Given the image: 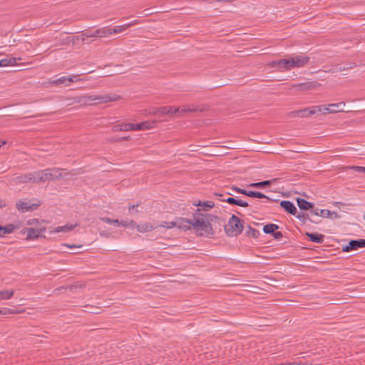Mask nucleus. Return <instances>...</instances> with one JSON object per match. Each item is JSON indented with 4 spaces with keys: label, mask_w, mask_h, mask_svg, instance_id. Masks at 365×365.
I'll return each instance as SVG.
<instances>
[{
    "label": "nucleus",
    "mask_w": 365,
    "mask_h": 365,
    "mask_svg": "<svg viewBox=\"0 0 365 365\" xmlns=\"http://www.w3.org/2000/svg\"><path fill=\"white\" fill-rule=\"evenodd\" d=\"M5 206L4 202L0 199V208Z\"/></svg>",
    "instance_id": "59"
},
{
    "label": "nucleus",
    "mask_w": 365,
    "mask_h": 365,
    "mask_svg": "<svg viewBox=\"0 0 365 365\" xmlns=\"http://www.w3.org/2000/svg\"><path fill=\"white\" fill-rule=\"evenodd\" d=\"M76 226V223L75 225L66 224L63 226H58L55 227L53 230H50V233L68 232L73 228H75Z\"/></svg>",
    "instance_id": "18"
},
{
    "label": "nucleus",
    "mask_w": 365,
    "mask_h": 365,
    "mask_svg": "<svg viewBox=\"0 0 365 365\" xmlns=\"http://www.w3.org/2000/svg\"><path fill=\"white\" fill-rule=\"evenodd\" d=\"M276 179L270 180H264L259 182H253L250 185L252 187H257V188H263L267 186H270L273 182H275Z\"/></svg>",
    "instance_id": "25"
},
{
    "label": "nucleus",
    "mask_w": 365,
    "mask_h": 365,
    "mask_svg": "<svg viewBox=\"0 0 365 365\" xmlns=\"http://www.w3.org/2000/svg\"><path fill=\"white\" fill-rule=\"evenodd\" d=\"M216 195L219 196V197H222L223 195L222 194H216Z\"/></svg>",
    "instance_id": "61"
},
{
    "label": "nucleus",
    "mask_w": 365,
    "mask_h": 365,
    "mask_svg": "<svg viewBox=\"0 0 365 365\" xmlns=\"http://www.w3.org/2000/svg\"><path fill=\"white\" fill-rule=\"evenodd\" d=\"M138 225L136 224V222L133 220H130L128 222V226L131 227L132 228H136V226Z\"/></svg>",
    "instance_id": "50"
},
{
    "label": "nucleus",
    "mask_w": 365,
    "mask_h": 365,
    "mask_svg": "<svg viewBox=\"0 0 365 365\" xmlns=\"http://www.w3.org/2000/svg\"><path fill=\"white\" fill-rule=\"evenodd\" d=\"M113 224H115L116 225H120V221L118 220H112Z\"/></svg>",
    "instance_id": "57"
},
{
    "label": "nucleus",
    "mask_w": 365,
    "mask_h": 365,
    "mask_svg": "<svg viewBox=\"0 0 365 365\" xmlns=\"http://www.w3.org/2000/svg\"><path fill=\"white\" fill-rule=\"evenodd\" d=\"M311 215H314L316 216H321L323 217H329L331 215V212L329 210H312L310 212Z\"/></svg>",
    "instance_id": "28"
},
{
    "label": "nucleus",
    "mask_w": 365,
    "mask_h": 365,
    "mask_svg": "<svg viewBox=\"0 0 365 365\" xmlns=\"http://www.w3.org/2000/svg\"><path fill=\"white\" fill-rule=\"evenodd\" d=\"M317 106H312L307 108L301 109L299 110H294L289 113L288 116L291 118H308L312 115L317 113Z\"/></svg>",
    "instance_id": "5"
},
{
    "label": "nucleus",
    "mask_w": 365,
    "mask_h": 365,
    "mask_svg": "<svg viewBox=\"0 0 365 365\" xmlns=\"http://www.w3.org/2000/svg\"><path fill=\"white\" fill-rule=\"evenodd\" d=\"M178 111L179 108H175L173 106H163L156 109L154 114L164 116L166 115L177 113Z\"/></svg>",
    "instance_id": "11"
},
{
    "label": "nucleus",
    "mask_w": 365,
    "mask_h": 365,
    "mask_svg": "<svg viewBox=\"0 0 365 365\" xmlns=\"http://www.w3.org/2000/svg\"><path fill=\"white\" fill-rule=\"evenodd\" d=\"M33 180H34V178H32L31 173L21 175L14 179L16 183L33 182Z\"/></svg>",
    "instance_id": "19"
},
{
    "label": "nucleus",
    "mask_w": 365,
    "mask_h": 365,
    "mask_svg": "<svg viewBox=\"0 0 365 365\" xmlns=\"http://www.w3.org/2000/svg\"><path fill=\"white\" fill-rule=\"evenodd\" d=\"M74 102L83 106L93 105V95L74 96Z\"/></svg>",
    "instance_id": "13"
},
{
    "label": "nucleus",
    "mask_w": 365,
    "mask_h": 365,
    "mask_svg": "<svg viewBox=\"0 0 365 365\" xmlns=\"http://www.w3.org/2000/svg\"><path fill=\"white\" fill-rule=\"evenodd\" d=\"M210 215L202 214L200 212V209H197L193 214L192 219L186 220L181 219L183 223H186L192 226L198 235H210L213 234L212 226L209 222Z\"/></svg>",
    "instance_id": "1"
},
{
    "label": "nucleus",
    "mask_w": 365,
    "mask_h": 365,
    "mask_svg": "<svg viewBox=\"0 0 365 365\" xmlns=\"http://www.w3.org/2000/svg\"><path fill=\"white\" fill-rule=\"evenodd\" d=\"M243 227L242 221L237 216L232 215L225 230L228 236L236 237L242 233Z\"/></svg>",
    "instance_id": "2"
},
{
    "label": "nucleus",
    "mask_w": 365,
    "mask_h": 365,
    "mask_svg": "<svg viewBox=\"0 0 365 365\" xmlns=\"http://www.w3.org/2000/svg\"><path fill=\"white\" fill-rule=\"evenodd\" d=\"M354 66H355V65H354V64H353V66H351L348 67V68H352Z\"/></svg>",
    "instance_id": "63"
},
{
    "label": "nucleus",
    "mask_w": 365,
    "mask_h": 365,
    "mask_svg": "<svg viewBox=\"0 0 365 365\" xmlns=\"http://www.w3.org/2000/svg\"><path fill=\"white\" fill-rule=\"evenodd\" d=\"M231 189L236 191L237 192H239L241 194H243V192H245V190L241 189V188L235 187V186L232 187Z\"/></svg>",
    "instance_id": "48"
},
{
    "label": "nucleus",
    "mask_w": 365,
    "mask_h": 365,
    "mask_svg": "<svg viewBox=\"0 0 365 365\" xmlns=\"http://www.w3.org/2000/svg\"><path fill=\"white\" fill-rule=\"evenodd\" d=\"M120 98V96L111 93L104 95H93V105L117 101Z\"/></svg>",
    "instance_id": "6"
},
{
    "label": "nucleus",
    "mask_w": 365,
    "mask_h": 365,
    "mask_svg": "<svg viewBox=\"0 0 365 365\" xmlns=\"http://www.w3.org/2000/svg\"><path fill=\"white\" fill-rule=\"evenodd\" d=\"M101 220L108 224H113L112 220L106 217H101Z\"/></svg>",
    "instance_id": "49"
},
{
    "label": "nucleus",
    "mask_w": 365,
    "mask_h": 365,
    "mask_svg": "<svg viewBox=\"0 0 365 365\" xmlns=\"http://www.w3.org/2000/svg\"><path fill=\"white\" fill-rule=\"evenodd\" d=\"M68 83L76 82V81H80V78H78V75H73V76H68Z\"/></svg>",
    "instance_id": "43"
},
{
    "label": "nucleus",
    "mask_w": 365,
    "mask_h": 365,
    "mask_svg": "<svg viewBox=\"0 0 365 365\" xmlns=\"http://www.w3.org/2000/svg\"><path fill=\"white\" fill-rule=\"evenodd\" d=\"M136 229L140 232H148L152 231L154 227L150 223H141L136 226Z\"/></svg>",
    "instance_id": "27"
},
{
    "label": "nucleus",
    "mask_w": 365,
    "mask_h": 365,
    "mask_svg": "<svg viewBox=\"0 0 365 365\" xmlns=\"http://www.w3.org/2000/svg\"><path fill=\"white\" fill-rule=\"evenodd\" d=\"M130 136H125V137L119 138L118 140H130Z\"/></svg>",
    "instance_id": "55"
},
{
    "label": "nucleus",
    "mask_w": 365,
    "mask_h": 365,
    "mask_svg": "<svg viewBox=\"0 0 365 365\" xmlns=\"http://www.w3.org/2000/svg\"><path fill=\"white\" fill-rule=\"evenodd\" d=\"M68 76H62L56 80H53V81H51V83L52 85H60V84L66 83V85L68 86V84L66 83L67 82H68Z\"/></svg>",
    "instance_id": "36"
},
{
    "label": "nucleus",
    "mask_w": 365,
    "mask_h": 365,
    "mask_svg": "<svg viewBox=\"0 0 365 365\" xmlns=\"http://www.w3.org/2000/svg\"><path fill=\"white\" fill-rule=\"evenodd\" d=\"M155 122L145 121L140 123L133 124V130H146L153 128Z\"/></svg>",
    "instance_id": "22"
},
{
    "label": "nucleus",
    "mask_w": 365,
    "mask_h": 365,
    "mask_svg": "<svg viewBox=\"0 0 365 365\" xmlns=\"http://www.w3.org/2000/svg\"><path fill=\"white\" fill-rule=\"evenodd\" d=\"M112 130L114 132L133 130V123L115 125L113 126Z\"/></svg>",
    "instance_id": "20"
},
{
    "label": "nucleus",
    "mask_w": 365,
    "mask_h": 365,
    "mask_svg": "<svg viewBox=\"0 0 365 365\" xmlns=\"http://www.w3.org/2000/svg\"><path fill=\"white\" fill-rule=\"evenodd\" d=\"M16 58L7 56L6 58L0 60V66L4 67L8 66H14L16 64Z\"/></svg>",
    "instance_id": "24"
},
{
    "label": "nucleus",
    "mask_w": 365,
    "mask_h": 365,
    "mask_svg": "<svg viewBox=\"0 0 365 365\" xmlns=\"http://www.w3.org/2000/svg\"><path fill=\"white\" fill-rule=\"evenodd\" d=\"M129 28V25L123 24L120 26H116L114 28H110L109 26V31L110 32V35L113 34H118L124 31L125 29Z\"/></svg>",
    "instance_id": "31"
},
{
    "label": "nucleus",
    "mask_w": 365,
    "mask_h": 365,
    "mask_svg": "<svg viewBox=\"0 0 365 365\" xmlns=\"http://www.w3.org/2000/svg\"><path fill=\"white\" fill-rule=\"evenodd\" d=\"M273 237L275 238V239H281L282 237H283V235L281 232H274L273 234H272Z\"/></svg>",
    "instance_id": "46"
},
{
    "label": "nucleus",
    "mask_w": 365,
    "mask_h": 365,
    "mask_svg": "<svg viewBox=\"0 0 365 365\" xmlns=\"http://www.w3.org/2000/svg\"><path fill=\"white\" fill-rule=\"evenodd\" d=\"M52 174L51 173L50 169H46L43 170V175L41 177V182L51 180Z\"/></svg>",
    "instance_id": "37"
},
{
    "label": "nucleus",
    "mask_w": 365,
    "mask_h": 365,
    "mask_svg": "<svg viewBox=\"0 0 365 365\" xmlns=\"http://www.w3.org/2000/svg\"><path fill=\"white\" fill-rule=\"evenodd\" d=\"M271 66L279 71H289L292 69L290 58H284L279 61H274Z\"/></svg>",
    "instance_id": "8"
},
{
    "label": "nucleus",
    "mask_w": 365,
    "mask_h": 365,
    "mask_svg": "<svg viewBox=\"0 0 365 365\" xmlns=\"http://www.w3.org/2000/svg\"><path fill=\"white\" fill-rule=\"evenodd\" d=\"M0 314H1V309H0Z\"/></svg>",
    "instance_id": "64"
},
{
    "label": "nucleus",
    "mask_w": 365,
    "mask_h": 365,
    "mask_svg": "<svg viewBox=\"0 0 365 365\" xmlns=\"http://www.w3.org/2000/svg\"><path fill=\"white\" fill-rule=\"evenodd\" d=\"M220 1L228 2L229 1L228 0H220Z\"/></svg>",
    "instance_id": "62"
},
{
    "label": "nucleus",
    "mask_w": 365,
    "mask_h": 365,
    "mask_svg": "<svg viewBox=\"0 0 365 365\" xmlns=\"http://www.w3.org/2000/svg\"><path fill=\"white\" fill-rule=\"evenodd\" d=\"M120 225L123 227H128V222L126 220H122L120 222Z\"/></svg>",
    "instance_id": "53"
},
{
    "label": "nucleus",
    "mask_w": 365,
    "mask_h": 365,
    "mask_svg": "<svg viewBox=\"0 0 365 365\" xmlns=\"http://www.w3.org/2000/svg\"><path fill=\"white\" fill-rule=\"evenodd\" d=\"M349 168L354 170V171H356L357 173H361L365 174V167L352 166V167H350Z\"/></svg>",
    "instance_id": "41"
},
{
    "label": "nucleus",
    "mask_w": 365,
    "mask_h": 365,
    "mask_svg": "<svg viewBox=\"0 0 365 365\" xmlns=\"http://www.w3.org/2000/svg\"><path fill=\"white\" fill-rule=\"evenodd\" d=\"M280 206L288 213L295 215L297 213V210L293 202L289 200H282L280 202Z\"/></svg>",
    "instance_id": "16"
},
{
    "label": "nucleus",
    "mask_w": 365,
    "mask_h": 365,
    "mask_svg": "<svg viewBox=\"0 0 365 365\" xmlns=\"http://www.w3.org/2000/svg\"><path fill=\"white\" fill-rule=\"evenodd\" d=\"M68 102L66 103V106H71L73 104L77 103L76 102H74V97L72 98H68L66 99Z\"/></svg>",
    "instance_id": "47"
},
{
    "label": "nucleus",
    "mask_w": 365,
    "mask_h": 365,
    "mask_svg": "<svg viewBox=\"0 0 365 365\" xmlns=\"http://www.w3.org/2000/svg\"><path fill=\"white\" fill-rule=\"evenodd\" d=\"M39 203L31 204L29 202L27 201L19 200L18 202H16V207L19 211H21V212H25L29 210H34V209H36L39 206Z\"/></svg>",
    "instance_id": "10"
},
{
    "label": "nucleus",
    "mask_w": 365,
    "mask_h": 365,
    "mask_svg": "<svg viewBox=\"0 0 365 365\" xmlns=\"http://www.w3.org/2000/svg\"><path fill=\"white\" fill-rule=\"evenodd\" d=\"M361 247H365V240H352L349 242L348 245L343 246L342 251L348 252L351 250H356L357 249Z\"/></svg>",
    "instance_id": "9"
},
{
    "label": "nucleus",
    "mask_w": 365,
    "mask_h": 365,
    "mask_svg": "<svg viewBox=\"0 0 365 365\" xmlns=\"http://www.w3.org/2000/svg\"><path fill=\"white\" fill-rule=\"evenodd\" d=\"M138 204H136V205H130L128 207V210L130 211L131 210H133L135 207H138Z\"/></svg>",
    "instance_id": "56"
},
{
    "label": "nucleus",
    "mask_w": 365,
    "mask_h": 365,
    "mask_svg": "<svg viewBox=\"0 0 365 365\" xmlns=\"http://www.w3.org/2000/svg\"><path fill=\"white\" fill-rule=\"evenodd\" d=\"M222 201H225L230 205H235L236 202V198L229 197L226 199H220Z\"/></svg>",
    "instance_id": "42"
},
{
    "label": "nucleus",
    "mask_w": 365,
    "mask_h": 365,
    "mask_svg": "<svg viewBox=\"0 0 365 365\" xmlns=\"http://www.w3.org/2000/svg\"><path fill=\"white\" fill-rule=\"evenodd\" d=\"M312 242L316 243H322L324 242V235L319 233H309L306 232L305 234Z\"/></svg>",
    "instance_id": "23"
},
{
    "label": "nucleus",
    "mask_w": 365,
    "mask_h": 365,
    "mask_svg": "<svg viewBox=\"0 0 365 365\" xmlns=\"http://www.w3.org/2000/svg\"><path fill=\"white\" fill-rule=\"evenodd\" d=\"M71 41V38L69 36L66 37V38L65 39L63 43H68Z\"/></svg>",
    "instance_id": "58"
},
{
    "label": "nucleus",
    "mask_w": 365,
    "mask_h": 365,
    "mask_svg": "<svg viewBox=\"0 0 365 365\" xmlns=\"http://www.w3.org/2000/svg\"><path fill=\"white\" fill-rule=\"evenodd\" d=\"M243 195L248 196V197H255V191H248V190H245V192H243Z\"/></svg>",
    "instance_id": "45"
},
{
    "label": "nucleus",
    "mask_w": 365,
    "mask_h": 365,
    "mask_svg": "<svg viewBox=\"0 0 365 365\" xmlns=\"http://www.w3.org/2000/svg\"><path fill=\"white\" fill-rule=\"evenodd\" d=\"M24 311H19L13 309L9 308H3L1 309V314L2 315H6V314H19L22 313Z\"/></svg>",
    "instance_id": "38"
},
{
    "label": "nucleus",
    "mask_w": 365,
    "mask_h": 365,
    "mask_svg": "<svg viewBox=\"0 0 365 365\" xmlns=\"http://www.w3.org/2000/svg\"><path fill=\"white\" fill-rule=\"evenodd\" d=\"M255 197H257V198H266L267 200H269V197L266 196L265 195H264L263 193L260 192H258V191H255Z\"/></svg>",
    "instance_id": "44"
},
{
    "label": "nucleus",
    "mask_w": 365,
    "mask_h": 365,
    "mask_svg": "<svg viewBox=\"0 0 365 365\" xmlns=\"http://www.w3.org/2000/svg\"><path fill=\"white\" fill-rule=\"evenodd\" d=\"M137 24H138V21L135 20V21H131L130 23L126 24V25H129V27H130V26H134V25H135Z\"/></svg>",
    "instance_id": "54"
},
{
    "label": "nucleus",
    "mask_w": 365,
    "mask_h": 365,
    "mask_svg": "<svg viewBox=\"0 0 365 365\" xmlns=\"http://www.w3.org/2000/svg\"><path fill=\"white\" fill-rule=\"evenodd\" d=\"M292 69L294 68H301L307 65L310 58L305 55H296L290 56Z\"/></svg>",
    "instance_id": "7"
},
{
    "label": "nucleus",
    "mask_w": 365,
    "mask_h": 365,
    "mask_svg": "<svg viewBox=\"0 0 365 365\" xmlns=\"http://www.w3.org/2000/svg\"><path fill=\"white\" fill-rule=\"evenodd\" d=\"M181 219L182 218H180L176 222H164L160 226L167 229L178 227V228H182L184 230H189L190 227H188L187 225H184L183 222L180 221Z\"/></svg>",
    "instance_id": "12"
},
{
    "label": "nucleus",
    "mask_w": 365,
    "mask_h": 365,
    "mask_svg": "<svg viewBox=\"0 0 365 365\" xmlns=\"http://www.w3.org/2000/svg\"><path fill=\"white\" fill-rule=\"evenodd\" d=\"M51 173L52 174L51 180H55L60 179L62 177H64L65 175L63 174V170L59 168H49Z\"/></svg>",
    "instance_id": "26"
},
{
    "label": "nucleus",
    "mask_w": 365,
    "mask_h": 365,
    "mask_svg": "<svg viewBox=\"0 0 365 365\" xmlns=\"http://www.w3.org/2000/svg\"><path fill=\"white\" fill-rule=\"evenodd\" d=\"M297 205L301 210H308L313 208L314 205L302 198L297 199Z\"/></svg>",
    "instance_id": "21"
},
{
    "label": "nucleus",
    "mask_w": 365,
    "mask_h": 365,
    "mask_svg": "<svg viewBox=\"0 0 365 365\" xmlns=\"http://www.w3.org/2000/svg\"><path fill=\"white\" fill-rule=\"evenodd\" d=\"M194 206L200 207V211H208L215 206V203L212 201L201 202L200 200L194 201L192 202Z\"/></svg>",
    "instance_id": "17"
},
{
    "label": "nucleus",
    "mask_w": 365,
    "mask_h": 365,
    "mask_svg": "<svg viewBox=\"0 0 365 365\" xmlns=\"http://www.w3.org/2000/svg\"><path fill=\"white\" fill-rule=\"evenodd\" d=\"M339 70L340 71H344V70H346V68H345V67H339Z\"/></svg>",
    "instance_id": "60"
},
{
    "label": "nucleus",
    "mask_w": 365,
    "mask_h": 365,
    "mask_svg": "<svg viewBox=\"0 0 365 365\" xmlns=\"http://www.w3.org/2000/svg\"><path fill=\"white\" fill-rule=\"evenodd\" d=\"M235 205H238V206L244 207H248V205H249L247 202L244 201L240 199H236Z\"/></svg>",
    "instance_id": "40"
},
{
    "label": "nucleus",
    "mask_w": 365,
    "mask_h": 365,
    "mask_svg": "<svg viewBox=\"0 0 365 365\" xmlns=\"http://www.w3.org/2000/svg\"><path fill=\"white\" fill-rule=\"evenodd\" d=\"M14 294V291L12 289H6L0 291V299L6 300L11 299Z\"/></svg>",
    "instance_id": "29"
},
{
    "label": "nucleus",
    "mask_w": 365,
    "mask_h": 365,
    "mask_svg": "<svg viewBox=\"0 0 365 365\" xmlns=\"http://www.w3.org/2000/svg\"><path fill=\"white\" fill-rule=\"evenodd\" d=\"M63 245L65 246V247H67L68 248L81 247V245L77 246L76 245H69V244H66V243L63 244Z\"/></svg>",
    "instance_id": "51"
},
{
    "label": "nucleus",
    "mask_w": 365,
    "mask_h": 365,
    "mask_svg": "<svg viewBox=\"0 0 365 365\" xmlns=\"http://www.w3.org/2000/svg\"><path fill=\"white\" fill-rule=\"evenodd\" d=\"M246 235L248 237H252L253 238H257L259 235V232L250 226L248 227V230L246 231Z\"/></svg>",
    "instance_id": "35"
},
{
    "label": "nucleus",
    "mask_w": 365,
    "mask_h": 365,
    "mask_svg": "<svg viewBox=\"0 0 365 365\" xmlns=\"http://www.w3.org/2000/svg\"><path fill=\"white\" fill-rule=\"evenodd\" d=\"M46 230L45 227L40 228V229H35V228H27L26 229L25 232H27L26 239L27 240H34L37 239L40 234Z\"/></svg>",
    "instance_id": "15"
},
{
    "label": "nucleus",
    "mask_w": 365,
    "mask_h": 365,
    "mask_svg": "<svg viewBox=\"0 0 365 365\" xmlns=\"http://www.w3.org/2000/svg\"><path fill=\"white\" fill-rule=\"evenodd\" d=\"M15 229V226L13 224L7 225L6 226H1L0 232L2 235L10 234Z\"/></svg>",
    "instance_id": "33"
},
{
    "label": "nucleus",
    "mask_w": 365,
    "mask_h": 365,
    "mask_svg": "<svg viewBox=\"0 0 365 365\" xmlns=\"http://www.w3.org/2000/svg\"><path fill=\"white\" fill-rule=\"evenodd\" d=\"M319 86V83L317 82H305L299 83L293 86V87L297 88L298 91H308V90H314L316 89Z\"/></svg>",
    "instance_id": "14"
},
{
    "label": "nucleus",
    "mask_w": 365,
    "mask_h": 365,
    "mask_svg": "<svg viewBox=\"0 0 365 365\" xmlns=\"http://www.w3.org/2000/svg\"><path fill=\"white\" fill-rule=\"evenodd\" d=\"M279 229V226L275 224H268L264 226L263 231L267 234H273V232Z\"/></svg>",
    "instance_id": "32"
},
{
    "label": "nucleus",
    "mask_w": 365,
    "mask_h": 365,
    "mask_svg": "<svg viewBox=\"0 0 365 365\" xmlns=\"http://www.w3.org/2000/svg\"><path fill=\"white\" fill-rule=\"evenodd\" d=\"M296 217L303 221L304 222H305L306 220H309L310 221H312L310 219H309V214H306L303 212H297L296 215Z\"/></svg>",
    "instance_id": "39"
},
{
    "label": "nucleus",
    "mask_w": 365,
    "mask_h": 365,
    "mask_svg": "<svg viewBox=\"0 0 365 365\" xmlns=\"http://www.w3.org/2000/svg\"><path fill=\"white\" fill-rule=\"evenodd\" d=\"M110 35L109 31V26H105L96 29L94 31H86L83 32L81 35L82 41H84L87 38H103Z\"/></svg>",
    "instance_id": "3"
},
{
    "label": "nucleus",
    "mask_w": 365,
    "mask_h": 365,
    "mask_svg": "<svg viewBox=\"0 0 365 365\" xmlns=\"http://www.w3.org/2000/svg\"><path fill=\"white\" fill-rule=\"evenodd\" d=\"M32 178H34L33 180V183H38L41 182V177L43 175V170H38L36 172L31 173Z\"/></svg>",
    "instance_id": "34"
},
{
    "label": "nucleus",
    "mask_w": 365,
    "mask_h": 365,
    "mask_svg": "<svg viewBox=\"0 0 365 365\" xmlns=\"http://www.w3.org/2000/svg\"><path fill=\"white\" fill-rule=\"evenodd\" d=\"M345 105V103L344 101H341L336 103L329 104L327 106H317V108L319 110H317V113H321L325 115L327 113H336L338 112H343Z\"/></svg>",
    "instance_id": "4"
},
{
    "label": "nucleus",
    "mask_w": 365,
    "mask_h": 365,
    "mask_svg": "<svg viewBox=\"0 0 365 365\" xmlns=\"http://www.w3.org/2000/svg\"><path fill=\"white\" fill-rule=\"evenodd\" d=\"M197 111H202V110L199 109L195 106H192V108H190L189 106H182L181 108H179V111L178 113L182 115L187 112H197Z\"/></svg>",
    "instance_id": "30"
},
{
    "label": "nucleus",
    "mask_w": 365,
    "mask_h": 365,
    "mask_svg": "<svg viewBox=\"0 0 365 365\" xmlns=\"http://www.w3.org/2000/svg\"><path fill=\"white\" fill-rule=\"evenodd\" d=\"M287 365H306L301 362L293 361V362H287Z\"/></svg>",
    "instance_id": "52"
}]
</instances>
